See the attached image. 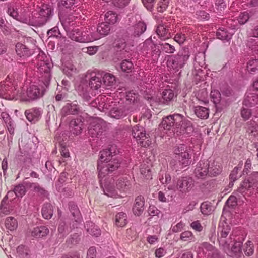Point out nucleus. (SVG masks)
I'll return each mask as SVG.
<instances>
[{
	"label": "nucleus",
	"instance_id": "nucleus-1",
	"mask_svg": "<svg viewBox=\"0 0 258 258\" xmlns=\"http://www.w3.org/2000/svg\"><path fill=\"white\" fill-rule=\"evenodd\" d=\"M159 127L166 130L173 128L174 133L177 136L189 137L194 132L192 122L183 115L178 113H174L163 118Z\"/></svg>",
	"mask_w": 258,
	"mask_h": 258
},
{
	"label": "nucleus",
	"instance_id": "nucleus-2",
	"mask_svg": "<svg viewBox=\"0 0 258 258\" xmlns=\"http://www.w3.org/2000/svg\"><path fill=\"white\" fill-rule=\"evenodd\" d=\"M190 54L188 48H183L177 54L167 55V67L174 73L178 72L187 63Z\"/></svg>",
	"mask_w": 258,
	"mask_h": 258
},
{
	"label": "nucleus",
	"instance_id": "nucleus-3",
	"mask_svg": "<svg viewBox=\"0 0 258 258\" xmlns=\"http://www.w3.org/2000/svg\"><path fill=\"white\" fill-rule=\"evenodd\" d=\"M53 15V7L47 4H43L40 7L38 13L29 20L25 19L23 21L24 23H28L30 25L35 27H40L45 25L52 17Z\"/></svg>",
	"mask_w": 258,
	"mask_h": 258
},
{
	"label": "nucleus",
	"instance_id": "nucleus-4",
	"mask_svg": "<svg viewBox=\"0 0 258 258\" xmlns=\"http://www.w3.org/2000/svg\"><path fill=\"white\" fill-rule=\"evenodd\" d=\"M46 58V56L43 53L39 54L37 56V68L40 73L39 83H41L46 88H48L51 78L50 70L53 65L52 62L48 59H45Z\"/></svg>",
	"mask_w": 258,
	"mask_h": 258
},
{
	"label": "nucleus",
	"instance_id": "nucleus-5",
	"mask_svg": "<svg viewBox=\"0 0 258 258\" xmlns=\"http://www.w3.org/2000/svg\"><path fill=\"white\" fill-rule=\"evenodd\" d=\"M106 122L101 118L92 120L88 127V135L92 138H99L105 131Z\"/></svg>",
	"mask_w": 258,
	"mask_h": 258
},
{
	"label": "nucleus",
	"instance_id": "nucleus-6",
	"mask_svg": "<svg viewBox=\"0 0 258 258\" xmlns=\"http://www.w3.org/2000/svg\"><path fill=\"white\" fill-rule=\"evenodd\" d=\"M39 85L41 86V88L34 85H31L28 88L26 93V96H23L22 97V100L25 101H32L42 97L48 88H46L41 83H40Z\"/></svg>",
	"mask_w": 258,
	"mask_h": 258
},
{
	"label": "nucleus",
	"instance_id": "nucleus-7",
	"mask_svg": "<svg viewBox=\"0 0 258 258\" xmlns=\"http://www.w3.org/2000/svg\"><path fill=\"white\" fill-rule=\"evenodd\" d=\"M132 135L138 144L142 147H147L151 143L150 137L146 134L145 129L142 126L137 125L134 126L132 131Z\"/></svg>",
	"mask_w": 258,
	"mask_h": 258
},
{
	"label": "nucleus",
	"instance_id": "nucleus-8",
	"mask_svg": "<svg viewBox=\"0 0 258 258\" xmlns=\"http://www.w3.org/2000/svg\"><path fill=\"white\" fill-rule=\"evenodd\" d=\"M118 152L116 145H110L107 148L100 152L99 160L100 161H111L112 160L115 161L117 160L115 156Z\"/></svg>",
	"mask_w": 258,
	"mask_h": 258
},
{
	"label": "nucleus",
	"instance_id": "nucleus-9",
	"mask_svg": "<svg viewBox=\"0 0 258 258\" xmlns=\"http://www.w3.org/2000/svg\"><path fill=\"white\" fill-rule=\"evenodd\" d=\"M120 165V162H98L97 169L99 177L105 176L117 170Z\"/></svg>",
	"mask_w": 258,
	"mask_h": 258
},
{
	"label": "nucleus",
	"instance_id": "nucleus-10",
	"mask_svg": "<svg viewBox=\"0 0 258 258\" xmlns=\"http://www.w3.org/2000/svg\"><path fill=\"white\" fill-rule=\"evenodd\" d=\"M79 95L82 97L85 101H89L93 96V91L88 85L86 80L81 81L80 83L76 87Z\"/></svg>",
	"mask_w": 258,
	"mask_h": 258
},
{
	"label": "nucleus",
	"instance_id": "nucleus-11",
	"mask_svg": "<svg viewBox=\"0 0 258 258\" xmlns=\"http://www.w3.org/2000/svg\"><path fill=\"white\" fill-rule=\"evenodd\" d=\"M194 186V180L191 177L185 176L179 178L177 181V189L182 194L189 192Z\"/></svg>",
	"mask_w": 258,
	"mask_h": 258
},
{
	"label": "nucleus",
	"instance_id": "nucleus-12",
	"mask_svg": "<svg viewBox=\"0 0 258 258\" xmlns=\"http://www.w3.org/2000/svg\"><path fill=\"white\" fill-rule=\"evenodd\" d=\"M210 162H197L194 170L195 177L198 179H205L209 176Z\"/></svg>",
	"mask_w": 258,
	"mask_h": 258
},
{
	"label": "nucleus",
	"instance_id": "nucleus-13",
	"mask_svg": "<svg viewBox=\"0 0 258 258\" xmlns=\"http://www.w3.org/2000/svg\"><path fill=\"white\" fill-rule=\"evenodd\" d=\"M103 74L100 71L91 72L89 75L88 86L92 90H97L102 84Z\"/></svg>",
	"mask_w": 258,
	"mask_h": 258
},
{
	"label": "nucleus",
	"instance_id": "nucleus-14",
	"mask_svg": "<svg viewBox=\"0 0 258 258\" xmlns=\"http://www.w3.org/2000/svg\"><path fill=\"white\" fill-rule=\"evenodd\" d=\"M188 147L185 144H179L174 147V153L176 160H189L191 158V155L188 151Z\"/></svg>",
	"mask_w": 258,
	"mask_h": 258
},
{
	"label": "nucleus",
	"instance_id": "nucleus-15",
	"mask_svg": "<svg viewBox=\"0 0 258 258\" xmlns=\"http://www.w3.org/2000/svg\"><path fill=\"white\" fill-rule=\"evenodd\" d=\"M211 101L214 103L217 112H221L226 107L225 102L222 100L221 95L218 90H214L210 93Z\"/></svg>",
	"mask_w": 258,
	"mask_h": 258
},
{
	"label": "nucleus",
	"instance_id": "nucleus-16",
	"mask_svg": "<svg viewBox=\"0 0 258 258\" xmlns=\"http://www.w3.org/2000/svg\"><path fill=\"white\" fill-rule=\"evenodd\" d=\"M129 113L128 108L124 106L114 107L112 108L109 112V116L116 119L123 118Z\"/></svg>",
	"mask_w": 258,
	"mask_h": 258
},
{
	"label": "nucleus",
	"instance_id": "nucleus-17",
	"mask_svg": "<svg viewBox=\"0 0 258 258\" xmlns=\"http://www.w3.org/2000/svg\"><path fill=\"white\" fill-rule=\"evenodd\" d=\"M80 109L78 105L74 103H67L61 110V117H65L69 115H77L80 113Z\"/></svg>",
	"mask_w": 258,
	"mask_h": 258
},
{
	"label": "nucleus",
	"instance_id": "nucleus-18",
	"mask_svg": "<svg viewBox=\"0 0 258 258\" xmlns=\"http://www.w3.org/2000/svg\"><path fill=\"white\" fill-rule=\"evenodd\" d=\"M145 44L150 45L151 49V59L153 62H157L161 53V49L157 44H154L151 38L147 39Z\"/></svg>",
	"mask_w": 258,
	"mask_h": 258
},
{
	"label": "nucleus",
	"instance_id": "nucleus-19",
	"mask_svg": "<svg viewBox=\"0 0 258 258\" xmlns=\"http://www.w3.org/2000/svg\"><path fill=\"white\" fill-rule=\"evenodd\" d=\"M82 35H83L82 43L91 42L99 39L98 33L91 28H86L82 31Z\"/></svg>",
	"mask_w": 258,
	"mask_h": 258
},
{
	"label": "nucleus",
	"instance_id": "nucleus-20",
	"mask_svg": "<svg viewBox=\"0 0 258 258\" xmlns=\"http://www.w3.org/2000/svg\"><path fill=\"white\" fill-rule=\"evenodd\" d=\"M69 208L73 218L72 220L76 223L75 225H73L74 227H77L78 224L80 223L82 221V218L80 211L77 205L74 202H70L69 203Z\"/></svg>",
	"mask_w": 258,
	"mask_h": 258
},
{
	"label": "nucleus",
	"instance_id": "nucleus-21",
	"mask_svg": "<svg viewBox=\"0 0 258 258\" xmlns=\"http://www.w3.org/2000/svg\"><path fill=\"white\" fill-rule=\"evenodd\" d=\"M145 199L143 196L140 195L135 200L133 207V212L136 216L141 215L144 210Z\"/></svg>",
	"mask_w": 258,
	"mask_h": 258
},
{
	"label": "nucleus",
	"instance_id": "nucleus-22",
	"mask_svg": "<svg viewBox=\"0 0 258 258\" xmlns=\"http://www.w3.org/2000/svg\"><path fill=\"white\" fill-rule=\"evenodd\" d=\"M243 104L249 107L258 105V93H246L243 101Z\"/></svg>",
	"mask_w": 258,
	"mask_h": 258
},
{
	"label": "nucleus",
	"instance_id": "nucleus-23",
	"mask_svg": "<svg viewBox=\"0 0 258 258\" xmlns=\"http://www.w3.org/2000/svg\"><path fill=\"white\" fill-rule=\"evenodd\" d=\"M242 243L240 241L234 242L231 249L228 251L227 254L234 258H241L242 252Z\"/></svg>",
	"mask_w": 258,
	"mask_h": 258
},
{
	"label": "nucleus",
	"instance_id": "nucleus-24",
	"mask_svg": "<svg viewBox=\"0 0 258 258\" xmlns=\"http://www.w3.org/2000/svg\"><path fill=\"white\" fill-rule=\"evenodd\" d=\"M83 125V122L80 119H73L70 123V131L73 134L78 135L82 133Z\"/></svg>",
	"mask_w": 258,
	"mask_h": 258
},
{
	"label": "nucleus",
	"instance_id": "nucleus-25",
	"mask_svg": "<svg viewBox=\"0 0 258 258\" xmlns=\"http://www.w3.org/2000/svg\"><path fill=\"white\" fill-rule=\"evenodd\" d=\"M114 179L111 178L109 180L106 181L103 187L104 192L108 197H114L116 195V191L114 184Z\"/></svg>",
	"mask_w": 258,
	"mask_h": 258
},
{
	"label": "nucleus",
	"instance_id": "nucleus-26",
	"mask_svg": "<svg viewBox=\"0 0 258 258\" xmlns=\"http://www.w3.org/2000/svg\"><path fill=\"white\" fill-rule=\"evenodd\" d=\"M25 115L30 122L35 121L38 120V118L40 117L41 111L39 108H31L26 110Z\"/></svg>",
	"mask_w": 258,
	"mask_h": 258
},
{
	"label": "nucleus",
	"instance_id": "nucleus-27",
	"mask_svg": "<svg viewBox=\"0 0 258 258\" xmlns=\"http://www.w3.org/2000/svg\"><path fill=\"white\" fill-rule=\"evenodd\" d=\"M49 232V229L45 226L34 228L31 231V236L39 238L47 236Z\"/></svg>",
	"mask_w": 258,
	"mask_h": 258
},
{
	"label": "nucleus",
	"instance_id": "nucleus-28",
	"mask_svg": "<svg viewBox=\"0 0 258 258\" xmlns=\"http://www.w3.org/2000/svg\"><path fill=\"white\" fill-rule=\"evenodd\" d=\"M129 55L130 52L127 50H114V52L112 55V60L116 63L126 59Z\"/></svg>",
	"mask_w": 258,
	"mask_h": 258
},
{
	"label": "nucleus",
	"instance_id": "nucleus-29",
	"mask_svg": "<svg viewBox=\"0 0 258 258\" xmlns=\"http://www.w3.org/2000/svg\"><path fill=\"white\" fill-rule=\"evenodd\" d=\"M194 112L196 116L202 119H206L209 117V110L208 108L198 106L194 108Z\"/></svg>",
	"mask_w": 258,
	"mask_h": 258
},
{
	"label": "nucleus",
	"instance_id": "nucleus-30",
	"mask_svg": "<svg viewBox=\"0 0 258 258\" xmlns=\"http://www.w3.org/2000/svg\"><path fill=\"white\" fill-rule=\"evenodd\" d=\"M162 98L159 99L161 103L166 104L171 101L174 97V93L171 89H165L162 93Z\"/></svg>",
	"mask_w": 258,
	"mask_h": 258
},
{
	"label": "nucleus",
	"instance_id": "nucleus-31",
	"mask_svg": "<svg viewBox=\"0 0 258 258\" xmlns=\"http://www.w3.org/2000/svg\"><path fill=\"white\" fill-rule=\"evenodd\" d=\"M110 31V24L107 22H102L98 24L97 28V33H98L99 38L101 36L107 35Z\"/></svg>",
	"mask_w": 258,
	"mask_h": 258
},
{
	"label": "nucleus",
	"instance_id": "nucleus-32",
	"mask_svg": "<svg viewBox=\"0 0 258 258\" xmlns=\"http://www.w3.org/2000/svg\"><path fill=\"white\" fill-rule=\"evenodd\" d=\"M16 52L20 57L29 56L31 55L29 49L25 45L21 43H17L16 45Z\"/></svg>",
	"mask_w": 258,
	"mask_h": 258
},
{
	"label": "nucleus",
	"instance_id": "nucleus-33",
	"mask_svg": "<svg viewBox=\"0 0 258 258\" xmlns=\"http://www.w3.org/2000/svg\"><path fill=\"white\" fill-rule=\"evenodd\" d=\"M42 215L46 219H50L53 213V207L50 203L45 204L41 210Z\"/></svg>",
	"mask_w": 258,
	"mask_h": 258
},
{
	"label": "nucleus",
	"instance_id": "nucleus-34",
	"mask_svg": "<svg viewBox=\"0 0 258 258\" xmlns=\"http://www.w3.org/2000/svg\"><path fill=\"white\" fill-rule=\"evenodd\" d=\"M217 38L221 40L228 41L231 39L232 34L224 28H219L216 32Z\"/></svg>",
	"mask_w": 258,
	"mask_h": 258
},
{
	"label": "nucleus",
	"instance_id": "nucleus-35",
	"mask_svg": "<svg viewBox=\"0 0 258 258\" xmlns=\"http://www.w3.org/2000/svg\"><path fill=\"white\" fill-rule=\"evenodd\" d=\"M100 73L103 74L102 80L106 86H112L116 82L115 77L113 75L104 72H100Z\"/></svg>",
	"mask_w": 258,
	"mask_h": 258
},
{
	"label": "nucleus",
	"instance_id": "nucleus-36",
	"mask_svg": "<svg viewBox=\"0 0 258 258\" xmlns=\"http://www.w3.org/2000/svg\"><path fill=\"white\" fill-rule=\"evenodd\" d=\"M82 31L78 28H74L68 33L69 37L73 40L82 43Z\"/></svg>",
	"mask_w": 258,
	"mask_h": 258
},
{
	"label": "nucleus",
	"instance_id": "nucleus-37",
	"mask_svg": "<svg viewBox=\"0 0 258 258\" xmlns=\"http://www.w3.org/2000/svg\"><path fill=\"white\" fill-rule=\"evenodd\" d=\"M133 35L134 36H140L146 30V24L143 21H139L134 26Z\"/></svg>",
	"mask_w": 258,
	"mask_h": 258
},
{
	"label": "nucleus",
	"instance_id": "nucleus-38",
	"mask_svg": "<svg viewBox=\"0 0 258 258\" xmlns=\"http://www.w3.org/2000/svg\"><path fill=\"white\" fill-rule=\"evenodd\" d=\"M167 26L163 24L158 25L156 29V33L160 37L164 39L169 37L170 33L169 30L167 28Z\"/></svg>",
	"mask_w": 258,
	"mask_h": 258
},
{
	"label": "nucleus",
	"instance_id": "nucleus-39",
	"mask_svg": "<svg viewBox=\"0 0 258 258\" xmlns=\"http://www.w3.org/2000/svg\"><path fill=\"white\" fill-rule=\"evenodd\" d=\"M127 224V216L123 212H119L115 217V224L118 227H123Z\"/></svg>",
	"mask_w": 258,
	"mask_h": 258
},
{
	"label": "nucleus",
	"instance_id": "nucleus-40",
	"mask_svg": "<svg viewBox=\"0 0 258 258\" xmlns=\"http://www.w3.org/2000/svg\"><path fill=\"white\" fill-rule=\"evenodd\" d=\"M120 68L122 72L128 73L132 71L134 66L132 62L126 58L122 60Z\"/></svg>",
	"mask_w": 258,
	"mask_h": 258
},
{
	"label": "nucleus",
	"instance_id": "nucleus-41",
	"mask_svg": "<svg viewBox=\"0 0 258 258\" xmlns=\"http://www.w3.org/2000/svg\"><path fill=\"white\" fill-rule=\"evenodd\" d=\"M5 226L8 230L13 231L17 228V221L14 217H8L5 220Z\"/></svg>",
	"mask_w": 258,
	"mask_h": 258
},
{
	"label": "nucleus",
	"instance_id": "nucleus-42",
	"mask_svg": "<svg viewBox=\"0 0 258 258\" xmlns=\"http://www.w3.org/2000/svg\"><path fill=\"white\" fill-rule=\"evenodd\" d=\"M26 187L24 184V182L22 184H19L16 185L13 190V194H15L16 196L18 198H22L24 196L26 192Z\"/></svg>",
	"mask_w": 258,
	"mask_h": 258
},
{
	"label": "nucleus",
	"instance_id": "nucleus-43",
	"mask_svg": "<svg viewBox=\"0 0 258 258\" xmlns=\"http://www.w3.org/2000/svg\"><path fill=\"white\" fill-rule=\"evenodd\" d=\"M140 172L141 174L147 179H152V174L150 167L146 164L141 165Z\"/></svg>",
	"mask_w": 258,
	"mask_h": 258
},
{
	"label": "nucleus",
	"instance_id": "nucleus-44",
	"mask_svg": "<svg viewBox=\"0 0 258 258\" xmlns=\"http://www.w3.org/2000/svg\"><path fill=\"white\" fill-rule=\"evenodd\" d=\"M201 212L204 215H209L213 211V207L211 203L206 201L203 202L200 207Z\"/></svg>",
	"mask_w": 258,
	"mask_h": 258
},
{
	"label": "nucleus",
	"instance_id": "nucleus-45",
	"mask_svg": "<svg viewBox=\"0 0 258 258\" xmlns=\"http://www.w3.org/2000/svg\"><path fill=\"white\" fill-rule=\"evenodd\" d=\"M247 69L251 74H254L258 71V59L250 60L247 66Z\"/></svg>",
	"mask_w": 258,
	"mask_h": 258
},
{
	"label": "nucleus",
	"instance_id": "nucleus-46",
	"mask_svg": "<svg viewBox=\"0 0 258 258\" xmlns=\"http://www.w3.org/2000/svg\"><path fill=\"white\" fill-rule=\"evenodd\" d=\"M114 50H127L126 48V43L124 39H116L113 43Z\"/></svg>",
	"mask_w": 258,
	"mask_h": 258
},
{
	"label": "nucleus",
	"instance_id": "nucleus-47",
	"mask_svg": "<svg viewBox=\"0 0 258 258\" xmlns=\"http://www.w3.org/2000/svg\"><path fill=\"white\" fill-rule=\"evenodd\" d=\"M117 20V16L112 11L107 12L105 15V20L108 24H114Z\"/></svg>",
	"mask_w": 258,
	"mask_h": 258
},
{
	"label": "nucleus",
	"instance_id": "nucleus-48",
	"mask_svg": "<svg viewBox=\"0 0 258 258\" xmlns=\"http://www.w3.org/2000/svg\"><path fill=\"white\" fill-rule=\"evenodd\" d=\"M161 45V49L166 53L173 54L176 50L175 47L168 43L159 44Z\"/></svg>",
	"mask_w": 258,
	"mask_h": 258
},
{
	"label": "nucleus",
	"instance_id": "nucleus-49",
	"mask_svg": "<svg viewBox=\"0 0 258 258\" xmlns=\"http://www.w3.org/2000/svg\"><path fill=\"white\" fill-rule=\"evenodd\" d=\"M128 181L123 177H119L116 181V187L119 190H124L128 186Z\"/></svg>",
	"mask_w": 258,
	"mask_h": 258
},
{
	"label": "nucleus",
	"instance_id": "nucleus-50",
	"mask_svg": "<svg viewBox=\"0 0 258 258\" xmlns=\"http://www.w3.org/2000/svg\"><path fill=\"white\" fill-rule=\"evenodd\" d=\"M180 239L184 241H194L195 237L191 232L186 231L181 233Z\"/></svg>",
	"mask_w": 258,
	"mask_h": 258
},
{
	"label": "nucleus",
	"instance_id": "nucleus-51",
	"mask_svg": "<svg viewBox=\"0 0 258 258\" xmlns=\"http://www.w3.org/2000/svg\"><path fill=\"white\" fill-rule=\"evenodd\" d=\"M246 247L244 249V253L246 256L252 255L254 252V245L251 241H248L246 243Z\"/></svg>",
	"mask_w": 258,
	"mask_h": 258
},
{
	"label": "nucleus",
	"instance_id": "nucleus-52",
	"mask_svg": "<svg viewBox=\"0 0 258 258\" xmlns=\"http://www.w3.org/2000/svg\"><path fill=\"white\" fill-rule=\"evenodd\" d=\"M214 162H211L209 168V176H216L221 172V169L219 166L217 167V165L215 166Z\"/></svg>",
	"mask_w": 258,
	"mask_h": 258
},
{
	"label": "nucleus",
	"instance_id": "nucleus-53",
	"mask_svg": "<svg viewBox=\"0 0 258 258\" xmlns=\"http://www.w3.org/2000/svg\"><path fill=\"white\" fill-rule=\"evenodd\" d=\"M220 245L221 246L223 250L226 252L228 253V251L230 249V243L229 240H227L226 238H219L218 239Z\"/></svg>",
	"mask_w": 258,
	"mask_h": 258
},
{
	"label": "nucleus",
	"instance_id": "nucleus-54",
	"mask_svg": "<svg viewBox=\"0 0 258 258\" xmlns=\"http://www.w3.org/2000/svg\"><path fill=\"white\" fill-rule=\"evenodd\" d=\"M75 0H61L59 3V7L62 9L63 7L67 9L71 8L75 4Z\"/></svg>",
	"mask_w": 258,
	"mask_h": 258
},
{
	"label": "nucleus",
	"instance_id": "nucleus-55",
	"mask_svg": "<svg viewBox=\"0 0 258 258\" xmlns=\"http://www.w3.org/2000/svg\"><path fill=\"white\" fill-rule=\"evenodd\" d=\"M7 13L10 16L16 20L19 21H22L21 19V17H19L16 9H15L13 7H9L7 10Z\"/></svg>",
	"mask_w": 258,
	"mask_h": 258
},
{
	"label": "nucleus",
	"instance_id": "nucleus-56",
	"mask_svg": "<svg viewBox=\"0 0 258 258\" xmlns=\"http://www.w3.org/2000/svg\"><path fill=\"white\" fill-rule=\"evenodd\" d=\"M242 164H239L237 167H235L234 169L231 171L229 179L230 180L235 181L237 179L238 170H241L242 168Z\"/></svg>",
	"mask_w": 258,
	"mask_h": 258
},
{
	"label": "nucleus",
	"instance_id": "nucleus-57",
	"mask_svg": "<svg viewBox=\"0 0 258 258\" xmlns=\"http://www.w3.org/2000/svg\"><path fill=\"white\" fill-rule=\"evenodd\" d=\"M252 115L251 110L243 107L241 110V115L244 120H247Z\"/></svg>",
	"mask_w": 258,
	"mask_h": 258
},
{
	"label": "nucleus",
	"instance_id": "nucleus-58",
	"mask_svg": "<svg viewBox=\"0 0 258 258\" xmlns=\"http://www.w3.org/2000/svg\"><path fill=\"white\" fill-rule=\"evenodd\" d=\"M231 231V227L226 224L223 225L221 230V236L219 238H226Z\"/></svg>",
	"mask_w": 258,
	"mask_h": 258
},
{
	"label": "nucleus",
	"instance_id": "nucleus-59",
	"mask_svg": "<svg viewBox=\"0 0 258 258\" xmlns=\"http://www.w3.org/2000/svg\"><path fill=\"white\" fill-rule=\"evenodd\" d=\"M226 204L228 207L233 208L237 204L236 197L233 195L230 196L227 200Z\"/></svg>",
	"mask_w": 258,
	"mask_h": 258
},
{
	"label": "nucleus",
	"instance_id": "nucleus-60",
	"mask_svg": "<svg viewBox=\"0 0 258 258\" xmlns=\"http://www.w3.org/2000/svg\"><path fill=\"white\" fill-rule=\"evenodd\" d=\"M249 19V15L247 12L241 13L238 17V22L240 24H244Z\"/></svg>",
	"mask_w": 258,
	"mask_h": 258
},
{
	"label": "nucleus",
	"instance_id": "nucleus-61",
	"mask_svg": "<svg viewBox=\"0 0 258 258\" xmlns=\"http://www.w3.org/2000/svg\"><path fill=\"white\" fill-rule=\"evenodd\" d=\"M80 238L77 233H75L71 236V237L67 240L68 245H74L77 244L80 241Z\"/></svg>",
	"mask_w": 258,
	"mask_h": 258
},
{
	"label": "nucleus",
	"instance_id": "nucleus-62",
	"mask_svg": "<svg viewBox=\"0 0 258 258\" xmlns=\"http://www.w3.org/2000/svg\"><path fill=\"white\" fill-rule=\"evenodd\" d=\"M215 7L218 11L221 12L226 8L225 0H215Z\"/></svg>",
	"mask_w": 258,
	"mask_h": 258
},
{
	"label": "nucleus",
	"instance_id": "nucleus-63",
	"mask_svg": "<svg viewBox=\"0 0 258 258\" xmlns=\"http://www.w3.org/2000/svg\"><path fill=\"white\" fill-rule=\"evenodd\" d=\"M47 35L49 37H59L60 35V33L59 31L58 27H54L52 29H50L47 32Z\"/></svg>",
	"mask_w": 258,
	"mask_h": 258
},
{
	"label": "nucleus",
	"instance_id": "nucleus-64",
	"mask_svg": "<svg viewBox=\"0 0 258 258\" xmlns=\"http://www.w3.org/2000/svg\"><path fill=\"white\" fill-rule=\"evenodd\" d=\"M246 125L247 129L250 131L251 133H252L254 132H256L258 130V125L253 120H251L250 121L246 123Z\"/></svg>",
	"mask_w": 258,
	"mask_h": 258
}]
</instances>
